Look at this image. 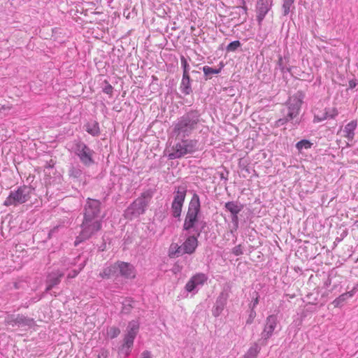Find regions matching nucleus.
<instances>
[{"mask_svg": "<svg viewBox=\"0 0 358 358\" xmlns=\"http://www.w3.org/2000/svg\"><path fill=\"white\" fill-rule=\"evenodd\" d=\"M101 203L99 200L88 199L85 206L84 219L81 231L76 237L75 245L89 239L101 228Z\"/></svg>", "mask_w": 358, "mask_h": 358, "instance_id": "1", "label": "nucleus"}, {"mask_svg": "<svg viewBox=\"0 0 358 358\" xmlns=\"http://www.w3.org/2000/svg\"><path fill=\"white\" fill-rule=\"evenodd\" d=\"M201 122L199 111L189 110L173 122V134L176 138H187L199 129Z\"/></svg>", "mask_w": 358, "mask_h": 358, "instance_id": "2", "label": "nucleus"}, {"mask_svg": "<svg viewBox=\"0 0 358 358\" xmlns=\"http://www.w3.org/2000/svg\"><path fill=\"white\" fill-rule=\"evenodd\" d=\"M303 99L304 94L301 91H298L293 96H290L286 102L287 108L282 110L283 117L275 121V126L280 127L288 122H291L294 127H297L301 122L298 116Z\"/></svg>", "mask_w": 358, "mask_h": 358, "instance_id": "3", "label": "nucleus"}, {"mask_svg": "<svg viewBox=\"0 0 358 358\" xmlns=\"http://www.w3.org/2000/svg\"><path fill=\"white\" fill-rule=\"evenodd\" d=\"M201 215V201L199 196L194 193L188 203L187 211L185 214L182 229L187 232L192 230L200 229L199 227Z\"/></svg>", "mask_w": 358, "mask_h": 358, "instance_id": "4", "label": "nucleus"}, {"mask_svg": "<svg viewBox=\"0 0 358 358\" xmlns=\"http://www.w3.org/2000/svg\"><path fill=\"white\" fill-rule=\"evenodd\" d=\"M152 195L153 192L151 189H148L142 192L124 210V217L128 220H132L143 214Z\"/></svg>", "mask_w": 358, "mask_h": 358, "instance_id": "5", "label": "nucleus"}, {"mask_svg": "<svg viewBox=\"0 0 358 358\" xmlns=\"http://www.w3.org/2000/svg\"><path fill=\"white\" fill-rule=\"evenodd\" d=\"M180 140L171 148L169 159H179L188 154H192L198 150V141L187 138H176Z\"/></svg>", "mask_w": 358, "mask_h": 358, "instance_id": "6", "label": "nucleus"}, {"mask_svg": "<svg viewBox=\"0 0 358 358\" xmlns=\"http://www.w3.org/2000/svg\"><path fill=\"white\" fill-rule=\"evenodd\" d=\"M33 190L34 189L30 186H20L17 189L10 191L9 195L4 201L3 205L6 206H17L26 203L30 199Z\"/></svg>", "mask_w": 358, "mask_h": 358, "instance_id": "7", "label": "nucleus"}, {"mask_svg": "<svg viewBox=\"0 0 358 358\" xmlns=\"http://www.w3.org/2000/svg\"><path fill=\"white\" fill-rule=\"evenodd\" d=\"M187 194V187L180 185L175 187L173 192V199L171 202V216L176 219H180L184 206Z\"/></svg>", "mask_w": 358, "mask_h": 358, "instance_id": "8", "label": "nucleus"}, {"mask_svg": "<svg viewBox=\"0 0 358 358\" xmlns=\"http://www.w3.org/2000/svg\"><path fill=\"white\" fill-rule=\"evenodd\" d=\"M73 151L84 166H90L94 163L93 159L94 151L84 142L80 141H75Z\"/></svg>", "mask_w": 358, "mask_h": 358, "instance_id": "9", "label": "nucleus"}, {"mask_svg": "<svg viewBox=\"0 0 358 358\" xmlns=\"http://www.w3.org/2000/svg\"><path fill=\"white\" fill-rule=\"evenodd\" d=\"M204 225L205 223L203 224L200 229L192 230L193 234L187 232V234L185 235V241L182 244L185 254L192 255L196 251L199 245L198 238L200 236Z\"/></svg>", "mask_w": 358, "mask_h": 358, "instance_id": "10", "label": "nucleus"}, {"mask_svg": "<svg viewBox=\"0 0 358 358\" xmlns=\"http://www.w3.org/2000/svg\"><path fill=\"white\" fill-rule=\"evenodd\" d=\"M33 319L29 318L23 315H9L5 318V324L13 327H30L34 324Z\"/></svg>", "mask_w": 358, "mask_h": 358, "instance_id": "11", "label": "nucleus"}, {"mask_svg": "<svg viewBox=\"0 0 358 358\" xmlns=\"http://www.w3.org/2000/svg\"><path fill=\"white\" fill-rule=\"evenodd\" d=\"M208 280L206 274L199 273L193 275L185 285V290L187 292L197 293L200 287H201Z\"/></svg>", "mask_w": 358, "mask_h": 358, "instance_id": "12", "label": "nucleus"}, {"mask_svg": "<svg viewBox=\"0 0 358 358\" xmlns=\"http://www.w3.org/2000/svg\"><path fill=\"white\" fill-rule=\"evenodd\" d=\"M278 320L276 315H271L266 317L264 329L261 334L262 338L264 341L268 340L272 336L275 329L278 327Z\"/></svg>", "mask_w": 358, "mask_h": 358, "instance_id": "13", "label": "nucleus"}, {"mask_svg": "<svg viewBox=\"0 0 358 358\" xmlns=\"http://www.w3.org/2000/svg\"><path fill=\"white\" fill-rule=\"evenodd\" d=\"M117 271L121 276L127 279H132L136 276L135 268L130 263L117 262Z\"/></svg>", "mask_w": 358, "mask_h": 358, "instance_id": "14", "label": "nucleus"}, {"mask_svg": "<svg viewBox=\"0 0 358 358\" xmlns=\"http://www.w3.org/2000/svg\"><path fill=\"white\" fill-rule=\"evenodd\" d=\"M64 272L63 271L57 270L51 272L47 278V287L45 289L46 292L51 290L55 286L58 285L61 282V278L64 276Z\"/></svg>", "mask_w": 358, "mask_h": 358, "instance_id": "15", "label": "nucleus"}, {"mask_svg": "<svg viewBox=\"0 0 358 358\" xmlns=\"http://www.w3.org/2000/svg\"><path fill=\"white\" fill-rule=\"evenodd\" d=\"M272 0H259L257 6V20L261 22L270 10Z\"/></svg>", "mask_w": 358, "mask_h": 358, "instance_id": "16", "label": "nucleus"}, {"mask_svg": "<svg viewBox=\"0 0 358 358\" xmlns=\"http://www.w3.org/2000/svg\"><path fill=\"white\" fill-rule=\"evenodd\" d=\"M227 296L224 294V293H221L217 297L215 301V304L212 310V313L214 317H217L221 315L227 304Z\"/></svg>", "mask_w": 358, "mask_h": 358, "instance_id": "17", "label": "nucleus"}, {"mask_svg": "<svg viewBox=\"0 0 358 358\" xmlns=\"http://www.w3.org/2000/svg\"><path fill=\"white\" fill-rule=\"evenodd\" d=\"M356 291L357 288L354 287L352 290L342 294L333 301L332 304L336 308L342 307L348 299L352 298L355 295Z\"/></svg>", "mask_w": 358, "mask_h": 358, "instance_id": "18", "label": "nucleus"}, {"mask_svg": "<svg viewBox=\"0 0 358 358\" xmlns=\"http://www.w3.org/2000/svg\"><path fill=\"white\" fill-rule=\"evenodd\" d=\"M357 127V120H352L348 123L343 130V136L346 138L349 141L353 140L355 137V131Z\"/></svg>", "mask_w": 358, "mask_h": 358, "instance_id": "19", "label": "nucleus"}, {"mask_svg": "<svg viewBox=\"0 0 358 358\" xmlns=\"http://www.w3.org/2000/svg\"><path fill=\"white\" fill-rule=\"evenodd\" d=\"M117 262L113 264L106 266L102 272L99 273V276L102 278H110L117 275Z\"/></svg>", "mask_w": 358, "mask_h": 358, "instance_id": "20", "label": "nucleus"}, {"mask_svg": "<svg viewBox=\"0 0 358 358\" xmlns=\"http://www.w3.org/2000/svg\"><path fill=\"white\" fill-rule=\"evenodd\" d=\"M191 78L189 75H182L180 85V90L185 95H189L192 93Z\"/></svg>", "mask_w": 358, "mask_h": 358, "instance_id": "21", "label": "nucleus"}, {"mask_svg": "<svg viewBox=\"0 0 358 358\" xmlns=\"http://www.w3.org/2000/svg\"><path fill=\"white\" fill-rule=\"evenodd\" d=\"M185 252L183 251L182 245H178V243H173L171 244L169 248V256L171 258H176L185 255Z\"/></svg>", "mask_w": 358, "mask_h": 358, "instance_id": "22", "label": "nucleus"}, {"mask_svg": "<svg viewBox=\"0 0 358 358\" xmlns=\"http://www.w3.org/2000/svg\"><path fill=\"white\" fill-rule=\"evenodd\" d=\"M134 337L124 334L121 350L124 352L127 356H128L131 352V349L134 345Z\"/></svg>", "mask_w": 358, "mask_h": 358, "instance_id": "23", "label": "nucleus"}, {"mask_svg": "<svg viewBox=\"0 0 358 358\" xmlns=\"http://www.w3.org/2000/svg\"><path fill=\"white\" fill-rule=\"evenodd\" d=\"M225 209L231 215L238 214L243 208V206L237 201H229L224 205Z\"/></svg>", "mask_w": 358, "mask_h": 358, "instance_id": "24", "label": "nucleus"}, {"mask_svg": "<svg viewBox=\"0 0 358 358\" xmlns=\"http://www.w3.org/2000/svg\"><path fill=\"white\" fill-rule=\"evenodd\" d=\"M138 331L139 322L138 320H132L128 323L125 334L136 338Z\"/></svg>", "mask_w": 358, "mask_h": 358, "instance_id": "25", "label": "nucleus"}, {"mask_svg": "<svg viewBox=\"0 0 358 358\" xmlns=\"http://www.w3.org/2000/svg\"><path fill=\"white\" fill-rule=\"evenodd\" d=\"M260 350L261 347L259 344L254 343L241 358H257Z\"/></svg>", "mask_w": 358, "mask_h": 358, "instance_id": "26", "label": "nucleus"}, {"mask_svg": "<svg viewBox=\"0 0 358 358\" xmlns=\"http://www.w3.org/2000/svg\"><path fill=\"white\" fill-rule=\"evenodd\" d=\"M85 127L86 131L93 136H96L100 133L99 123L95 121L87 123Z\"/></svg>", "mask_w": 358, "mask_h": 358, "instance_id": "27", "label": "nucleus"}, {"mask_svg": "<svg viewBox=\"0 0 358 358\" xmlns=\"http://www.w3.org/2000/svg\"><path fill=\"white\" fill-rule=\"evenodd\" d=\"M223 66L224 65L222 64H221V66L219 69H214L208 66H203L202 70L206 76V80L210 79L211 77L210 76L211 74H218L219 73H220Z\"/></svg>", "mask_w": 358, "mask_h": 358, "instance_id": "28", "label": "nucleus"}, {"mask_svg": "<svg viewBox=\"0 0 358 358\" xmlns=\"http://www.w3.org/2000/svg\"><path fill=\"white\" fill-rule=\"evenodd\" d=\"M83 169L80 165L71 166L69 171L70 177L78 179L83 175Z\"/></svg>", "mask_w": 358, "mask_h": 358, "instance_id": "29", "label": "nucleus"}, {"mask_svg": "<svg viewBox=\"0 0 358 358\" xmlns=\"http://www.w3.org/2000/svg\"><path fill=\"white\" fill-rule=\"evenodd\" d=\"M338 115L336 108H325V111L320 120L334 119Z\"/></svg>", "mask_w": 358, "mask_h": 358, "instance_id": "30", "label": "nucleus"}, {"mask_svg": "<svg viewBox=\"0 0 358 358\" xmlns=\"http://www.w3.org/2000/svg\"><path fill=\"white\" fill-rule=\"evenodd\" d=\"M313 143L306 139H303L296 144V148L299 152H301L303 150H308L311 148Z\"/></svg>", "mask_w": 358, "mask_h": 358, "instance_id": "31", "label": "nucleus"}, {"mask_svg": "<svg viewBox=\"0 0 358 358\" xmlns=\"http://www.w3.org/2000/svg\"><path fill=\"white\" fill-rule=\"evenodd\" d=\"M294 1L295 0H283L282 9V15L284 16L287 15L289 13L291 9L294 8L293 6Z\"/></svg>", "mask_w": 358, "mask_h": 358, "instance_id": "32", "label": "nucleus"}, {"mask_svg": "<svg viewBox=\"0 0 358 358\" xmlns=\"http://www.w3.org/2000/svg\"><path fill=\"white\" fill-rule=\"evenodd\" d=\"M79 259V257L73 259V260H71L69 258L64 257L61 260L62 263V267L63 270L69 269V268L72 267L73 266L76 265L77 263V259Z\"/></svg>", "mask_w": 358, "mask_h": 358, "instance_id": "33", "label": "nucleus"}, {"mask_svg": "<svg viewBox=\"0 0 358 358\" xmlns=\"http://www.w3.org/2000/svg\"><path fill=\"white\" fill-rule=\"evenodd\" d=\"M287 62L285 58H283L281 55L278 56V66L282 73L289 72L291 70L289 67H287Z\"/></svg>", "mask_w": 358, "mask_h": 358, "instance_id": "34", "label": "nucleus"}, {"mask_svg": "<svg viewBox=\"0 0 358 358\" xmlns=\"http://www.w3.org/2000/svg\"><path fill=\"white\" fill-rule=\"evenodd\" d=\"M180 63L182 68V75H189V65L186 58L183 56H180Z\"/></svg>", "mask_w": 358, "mask_h": 358, "instance_id": "35", "label": "nucleus"}, {"mask_svg": "<svg viewBox=\"0 0 358 358\" xmlns=\"http://www.w3.org/2000/svg\"><path fill=\"white\" fill-rule=\"evenodd\" d=\"M241 45V43L239 41H234L228 44L226 50L227 52H235Z\"/></svg>", "mask_w": 358, "mask_h": 358, "instance_id": "36", "label": "nucleus"}, {"mask_svg": "<svg viewBox=\"0 0 358 358\" xmlns=\"http://www.w3.org/2000/svg\"><path fill=\"white\" fill-rule=\"evenodd\" d=\"M84 266L85 264H80L79 268L78 269H73L68 273L67 278L69 279L76 278L81 271V270L84 268Z\"/></svg>", "mask_w": 358, "mask_h": 358, "instance_id": "37", "label": "nucleus"}, {"mask_svg": "<svg viewBox=\"0 0 358 358\" xmlns=\"http://www.w3.org/2000/svg\"><path fill=\"white\" fill-rule=\"evenodd\" d=\"M120 334V330L119 329V328L115 327H110L108 331V335L110 336V338H116Z\"/></svg>", "mask_w": 358, "mask_h": 358, "instance_id": "38", "label": "nucleus"}, {"mask_svg": "<svg viewBox=\"0 0 358 358\" xmlns=\"http://www.w3.org/2000/svg\"><path fill=\"white\" fill-rule=\"evenodd\" d=\"M232 252L236 256H239V255H243V251L241 245H238L235 246L232 250Z\"/></svg>", "mask_w": 358, "mask_h": 358, "instance_id": "39", "label": "nucleus"}, {"mask_svg": "<svg viewBox=\"0 0 358 358\" xmlns=\"http://www.w3.org/2000/svg\"><path fill=\"white\" fill-rule=\"evenodd\" d=\"M113 87L109 83H106V85L103 88V92L107 94H111L113 92Z\"/></svg>", "mask_w": 358, "mask_h": 358, "instance_id": "40", "label": "nucleus"}, {"mask_svg": "<svg viewBox=\"0 0 358 358\" xmlns=\"http://www.w3.org/2000/svg\"><path fill=\"white\" fill-rule=\"evenodd\" d=\"M238 214L231 215V222L234 225L235 229L238 228Z\"/></svg>", "mask_w": 358, "mask_h": 358, "instance_id": "41", "label": "nucleus"}, {"mask_svg": "<svg viewBox=\"0 0 358 358\" xmlns=\"http://www.w3.org/2000/svg\"><path fill=\"white\" fill-rule=\"evenodd\" d=\"M256 316V312L254 310H251L250 313L249 315L248 319L246 321V323L250 324L252 323L254 318Z\"/></svg>", "mask_w": 358, "mask_h": 358, "instance_id": "42", "label": "nucleus"}, {"mask_svg": "<svg viewBox=\"0 0 358 358\" xmlns=\"http://www.w3.org/2000/svg\"><path fill=\"white\" fill-rule=\"evenodd\" d=\"M141 358H152V354L150 351L145 350L141 353Z\"/></svg>", "mask_w": 358, "mask_h": 358, "instance_id": "43", "label": "nucleus"}, {"mask_svg": "<svg viewBox=\"0 0 358 358\" xmlns=\"http://www.w3.org/2000/svg\"><path fill=\"white\" fill-rule=\"evenodd\" d=\"M122 305H123L122 312L124 313H128L129 312V310H130V308L131 307V304L129 303L128 304L129 307H127V305L126 304V303L124 302L122 303Z\"/></svg>", "mask_w": 358, "mask_h": 358, "instance_id": "44", "label": "nucleus"}, {"mask_svg": "<svg viewBox=\"0 0 358 358\" xmlns=\"http://www.w3.org/2000/svg\"><path fill=\"white\" fill-rule=\"evenodd\" d=\"M321 117H322V116L315 115L313 122H320L322 121H324V120H320Z\"/></svg>", "mask_w": 358, "mask_h": 358, "instance_id": "45", "label": "nucleus"}, {"mask_svg": "<svg viewBox=\"0 0 358 358\" xmlns=\"http://www.w3.org/2000/svg\"><path fill=\"white\" fill-rule=\"evenodd\" d=\"M259 300L258 297H256L254 301H252V310H254L255 307L258 304Z\"/></svg>", "mask_w": 358, "mask_h": 358, "instance_id": "46", "label": "nucleus"}, {"mask_svg": "<svg viewBox=\"0 0 358 358\" xmlns=\"http://www.w3.org/2000/svg\"><path fill=\"white\" fill-rule=\"evenodd\" d=\"M10 107L9 106H0V113H1L2 110H10Z\"/></svg>", "mask_w": 358, "mask_h": 358, "instance_id": "47", "label": "nucleus"}, {"mask_svg": "<svg viewBox=\"0 0 358 358\" xmlns=\"http://www.w3.org/2000/svg\"><path fill=\"white\" fill-rule=\"evenodd\" d=\"M350 86L351 88L354 87L355 86V84L352 83V82L350 83Z\"/></svg>", "mask_w": 358, "mask_h": 358, "instance_id": "48", "label": "nucleus"}]
</instances>
